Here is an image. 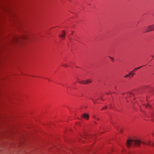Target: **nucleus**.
<instances>
[{
  "instance_id": "nucleus-1",
  "label": "nucleus",
  "mask_w": 154,
  "mask_h": 154,
  "mask_svg": "<svg viewBox=\"0 0 154 154\" xmlns=\"http://www.w3.org/2000/svg\"><path fill=\"white\" fill-rule=\"evenodd\" d=\"M123 97L126 99L127 102H132L135 99L134 94L132 92L122 93Z\"/></svg>"
},
{
  "instance_id": "nucleus-2",
  "label": "nucleus",
  "mask_w": 154,
  "mask_h": 154,
  "mask_svg": "<svg viewBox=\"0 0 154 154\" xmlns=\"http://www.w3.org/2000/svg\"><path fill=\"white\" fill-rule=\"evenodd\" d=\"M133 141L134 146L136 147L139 146L143 143L141 138H137L133 139Z\"/></svg>"
},
{
  "instance_id": "nucleus-3",
  "label": "nucleus",
  "mask_w": 154,
  "mask_h": 154,
  "mask_svg": "<svg viewBox=\"0 0 154 154\" xmlns=\"http://www.w3.org/2000/svg\"><path fill=\"white\" fill-rule=\"evenodd\" d=\"M92 82V80L90 79H88L87 80L79 81L78 82L82 84H88L91 83Z\"/></svg>"
},
{
  "instance_id": "nucleus-4",
  "label": "nucleus",
  "mask_w": 154,
  "mask_h": 154,
  "mask_svg": "<svg viewBox=\"0 0 154 154\" xmlns=\"http://www.w3.org/2000/svg\"><path fill=\"white\" fill-rule=\"evenodd\" d=\"M154 31V24L149 26L146 28L145 32H148L150 31Z\"/></svg>"
},
{
  "instance_id": "nucleus-5",
  "label": "nucleus",
  "mask_w": 154,
  "mask_h": 154,
  "mask_svg": "<svg viewBox=\"0 0 154 154\" xmlns=\"http://www.w3.org/2000/svg\"><path fill=\"white\" fill-rule=\"evenodd\" d=\"M133 143V140H128L126 143V146L128 147H129L131 146Z\"/></svg>"
},
{
  "instance_id": "nucleus-6",
  "label": "nucleus",
  "mask_w": 154,
  "mask_h": 154,
  "mask_svg": "<svg viewBox=\"0 0 154 154\" xmlns=\"http://www.w3.org/2000/svg\"><path fill=\"white\" fill-rule=\"evenodd\" d=\"M65 31H62L59 36L60 39H63L65 38Z\"/></svg>"
},
{
  "instance_id": "nucleus-7",
  "label": "nucleus",
  "mask_w": 154,
  "mask_h": 154,
  "mask_svg": "<svg viewBox=\"0 0 154 154\" xmlns=\"http://www.w3.org/2000/svg\"><path fill=\"white\" fill-rule=\"evenodd\" d=\"M81 117L82 119L87 120L89 118V116L86 113H84L81 115Z\"/></svg>"
},
{
  "instance_id": "nucleus-8",
  "label": "nucleus",
  "mask_w": 154,
  "mask_h": 154,
  "mask_svg": "<svg viewBox=\"0 0 154 154\" xmlns=\"http://www.w3.org/2000/svg\"><path fill=\"white\" fill-rule=\"evenodd\" d=\"M143 143L145 144H147L149 145H154V142H151L149 140L146 141L145 142H143Z\"/></svg>"
},
{
  "instance_id": "nucleus-9",
  "label": "nucleus",
  "mask_w": 154,
  "mask_h": 154,
  "mask_svg": "<svg viewBox=\"0 0 154 154\" xmlns=\"http://www.w3.org/2000/svg\"><path fill=\"white\" fill-rule=\"evenodd\" d=\"M134 76V74H132V72H131L128 74L124 76V77L125 78H127L130 77V76L133 77Z\"/></svg>"
},
{
  "instance_id": "nucleus-10",
  "label": "nucleus",
  "mask_w": 154,
  "mask_h": 154,
  "mask_svg": "<svg viewBox=\"0 0 154 154\" xmlns=\"http://www.w3.org/2000/svg\"><path fill=\"white\" fill-rule=\"evenodd\" d=\"M143 66H139V67H136L133 70L131 71V72H132V74H134V75L135 74V72L137 71V70L143 67Z\"/></svg>"
},
{
  "instance_id": "nucleus-11",
  "label": "nucleus",
  "mask_w": 154,
  "mask_h": 154,
  "mask_svg": "<svg viewBox=\"0 0 154 154\" xmlns=\"http://www.w3.org/2000/svg\"><path fill=\"white\" fill-rule=\"evenodd\" d=\"M145 106L146 108L149 109H151L152 108V106L149 104L145 105Z\"/></svg>"
},
{
  "instance_id": "nucleus-12",
  "label": "nucleus",
  "mask_w": 154,
  "mask_h": 154,
  "mask_svg": "<svg viewBox=\"0 0 154 154\" xmlns=\"http://www.w3.org/2000/svg\"><path fill=\"white\" fill-rule=\"evenodd\" d=\"M93 136L91 135H88L86 137V139H93Z\"/></svg>"
},
{
  "instance_id": "nucleus-13",
  "label": "nucleus",
  "mask_w": 154,
  "mask_h": 154,
  "mask_svg": "<svg viewBox=\"0 0 154 154\" xmlns=\"http://www.w3.org/2000/svg\"><path fill=\"white\" fill-rule=\"evenodd\" d=\"M107 106H104V107H103L102 109H101V110H104L105 109H106L107 108Z\"/></svg>"
},
{
  "instance_id": "nucleus-14",
  "label": "nucleus",
  "mask_w": 154,
  "mask_h": 154,
  "mask_svg": "<svg viewBox=\"0 0 154 154\" xmlns=\"http://www.w3.org/2000/svg\"><path fill=\"white\" fill-rule=\"evenodd\" d=\"M62 66L65 67H67L68 66H67L65 64H62Z\"/></svg>"
},
{
  "instance_id": "nucleus-15",
  "label": "nucleus",
  "mask_w": 154,
  "mask_h": 154,
  "mask_svg": "<svg viewBox=\"0 0 154 154\" xmlns=\"http://www.w3.org/2000/svg\"><path fill=\"white\" fill-rule=\"evenodd\" d=\"M93 102L94 104H95L96 103V101L94 100H93Z\"/></svg>"
},
{
  "instance_id": "nucleus-16",
  "label": "nucleus",
  "mask_w": 154,
  "mask_h": 154,
  "mask_svg": "<svg viewBox=\"0 0 154 154\" xmlns=\"http://www.w3.org/2000/svg\"><path fill=\"white\" fill-rule=\"evenodd\" d=\"M22 38H23V39H26V37L25 36H23Z\"/></svg>"
},
{
  "instance_id": "nucleus-17",
  "label": "nucleus",
  "mask_w": 154,
  "mask_h": 154,
  "mask_svg": "<svg viewBox=\"0 0 154 154\" xmlns=\"http://www.w3.org/2000/svg\"><path fill=\"white\" fill-rule=\"evenodd\" d=\"M152 117H154V116L153 115H152Z\"/></svg>"
},
{
  "instance_id": "nucleus-18",
  "label": "nucleus",
  "mask_w": 154,
  "mask_h": 154,
  "mask_svg": "<svg viewBox=\"0 0 154 154\" xmlns=\"http://www.w3.org/2000/svg\"><path fill=\"white\" fill-rule=\"evenodd\" d=\"M106 94H108V93H106Z\"/></svg>"
},
{
  "instance_id": "nucleus-19",
  "label": "nucleus",
  "mask_w": 154,
  "mask_h": 154,
  "mask_svg": "<svg viewBox=\"0 0 154 154\" xmlns=\"http://www.w3.org/2000/svg\"><path fill=\"white\" fill-rule=\"evenodd\" d=\"M100 99L101 100H102V98H101Z\"/></svg>"
}]
</instances>
